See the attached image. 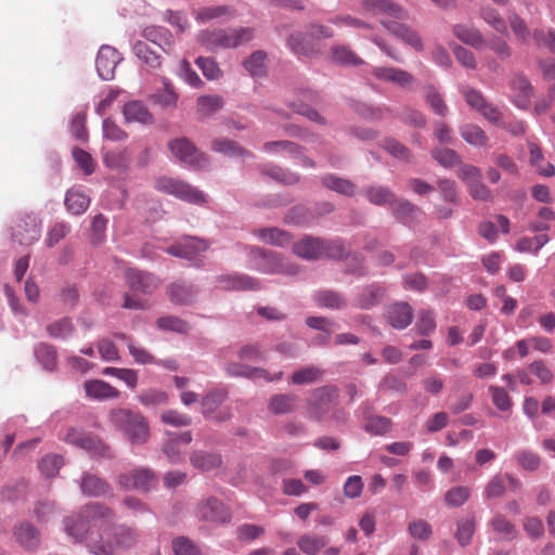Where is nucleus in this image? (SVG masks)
I'll use <instances>...</instances> for the list:
<instances>
[{
    "instance_id": "6e6d98bb",
    "label": "nucleus",
    "mask_w": 555,
    "mask_h": 555,
    "mask_svg": "<svg viewBox=\"0 0 555 555\" xmlns=\"http://www.w3.org/2000/svg\"><path fill=\"white\" fill-rule=\"evenodd\" d=\"M431 156L446 168L461 164V156L452 149H434L431 151Z\"/></svg>"
},
{
    "instance_id": "f257e3e1",
    "label": "nucleus",
    "mask_w": 555,
    "mask_h": 555,
    "mask_svg": "<svg viewBox=\"0 0 555 555\" xmlns=\"http://www.w3.org/2000/svg\"><path fill=\"white\" fill-rule=\"evenodd\" d=\"M114 511L101 503H89L73 516L64 519L66 533L76 542H86L95 555H114L112 545L103 544L102 538L93 537L94 529H101L105 522L113 520Z\"/></svg>"
},
{
    "instance_id": "bb28decb",
    "label": "nucleus",
    "mask_w": 555,
    "mask_h": 555,
    "mask_svg": "<svg viewBox=\"0 0 555 555\" xmlns=\"http://www.w3.org/2000/svg\"><path fill=\"white\" fill-rule=\"evenodd\" d=\"M87 397L95 400L115 399L119 397V391L108 383L101 379H91L85 383Z\"/></svg>"
},
{
    "instance_id": "13d9d810",
    "label": "nucleus",
    "mask_w": 555,
    "mask_h": 555,
    "mask_svg": "<svg viewBox=\"0 0 555 555\" xmlns=\"http://www.w3.org/2000/svg\"><path fill=\"white\" fill-rule=\"evenodd\" d=\"M195 64L199 67L203 75L209 80L218 79L222 76V70L212 57L199 56L196 59Z\"/></svg>"
},
{
    "instance_id": "f03ea898",
    "label": "nucleus",
    "mask_w": 555,
    "mask_h": 555,
    "mask_svg": "<svg viewBox=\"0 0 555 555\" xmlns=\"http://www.w3.org/2000/svg\"><path fill=\"white\" fill-rule=\"evenodd\" d=\"M254 38V28L251 27H228L202 30L198 36V42L210 52L219 50L235 49L249 42Z\"/></svg>"
},
{
    "instance_id": "0eeeda50",
    "label": "nucleus",
    "mask_w": 555,
    "mask_h": 555,
    "mask_svg": "<svg viewBox=\"0 0 555 555\" xmlns=\"http://www.w3.org/2000/svg\"><path fill=\"white\" fill-rule=\"evenodd\" d=\"M196 516L203 522L224 525L231 521L232 514L228 506L217 498L210 496L201 501L196 507Z\"/></svg>"
},
{
    "instance_id": "f8f14e48",
    "label": "nucleus",
    "mask_w": 555,
    "mask_h": 555,
    "mask_svg": "<svg viewBox=\"0 0 555 555\" xmlns=\"http://www.w3.org/2000/svg\"><path fill=\"white\" fill-rule=\"evenodd\" d=\"M192 433L190 430L181 434L168 433V439L163 444V453L170 464H179L184 460V450L181 444L188 446L192 441Z\"/></svg>"
},
{
    "instance_id": "cd10ccee",
    "label": "nucleus",
    "mask_w": 555,
    "mask_h": 555,
    "mask_svg": "<svg viewBox=\"0 0 555 555\" xmlns=\"http://www.w3.org/2000/svg\"><path fill=\"white\" fill-rule=\"evenodd\" d=\"M122 114L128 122H140L150 125L154 118L149 108L140 101H131L126 103L122 108Z\"/></svg>"
},
{
    "instance_id": "e2e57ef3",
    "label": "nucleus",
    "mask_w": 555,
    "mask_h": 555,
    "mask_svg": "<svg viewBox=\"0 0 555 555\" xmlns=\"http://www.w3.org/2000/svg\"><path fill=\"white\" fill-rule=\"evenodd\" d=\"M480 17L499 33H506V24L499 12L490 7L480 9Z\"/></svg>"
},
{
    "instance_id": "a19ab883",
    "label": "nucleus",
    "mask_w": 555,
    "mask_h": 555,
    "mask_svg": "<svg viewBox=\"0 0 555 555\" xmlns=\"http://www.w3.org/2000/svg\"><path fill=\"white\" fill-rule=\"evenodd\" d=\"M322 184L325 188L346 196H353L357 192V186L353 182L334 175H325L322 178Z\"/></svg>"
},
{
    "instance_id": "7c9ffc66",
    "label": "nucleus",
    "mask_w": 555,
    "mask_h": 555,
    "mask_svg": "<svg viewBox=\"0 0 555 555\" xmlns=\"http://www.w3.org/2000/svg\"><path fill=\"white\" fill-rule=\"evenodd\" d=\"M191 464L203 472L212 470L222 464L221 455L216 452L195 450L190 455Z\"/></svg>"
},
{
    "instance_id": "4d7b16f0",
    "label": "nucleus",
    "mask_w": 555,
    "mask_h": 555,
    "mask_svg": "<svg viewBox=\"0 0 555 555\" xmlns=\"http://www.w3.org/2000/svg\"><path fill=\"white\" fill-rule=\"evenodd\" d=\"M63 463L64 461L62 456L56 454H49L41 459L38 467L41 474L50 478L56 476Z\"/></svg>"
},
{
    "instance_id": "412c9836",
    "label": "nucleus",
    "mask_w": 555,
    "mask_h": 555,
    "mask_svg": "<svg viewBox=\"0 0 555 555\" xmlns=\"http://www.w3.org/2000/svg\"><path fill=\"white\" fill-rule=\"evenodd\" d=\"M375 78L382 81L392 82L400 87H408L414 82V77L397 67L377 66L373 69Z\"/></svg>"
},
{
    "instance_id": "5701e85b",
    "label": "nucleus",
    "mask_w": 555,
    "mask_h": 555,
    "mask_svg": "<svg viewBox=\"0 0 555 555\" xmlns=\"http://www.w3.org/2000/svg\"><path fill=\"white\" fill-rule=\"evenodd\" d=\"M293 253L306 260L319 259L322 257V240L305 236L293 245Z\"/></svg>"
},
{
    "instance_id": "79ce46f5",
    "label": "nucleus",
    "mask_w": 555,
    "mask_h": 555,
    "mask_svg": "<svg viewBox=\"0 0 555 555\" xmlns=\"http://www.w3.org/2000/svg\"><path fill=\"white\" fill-rule=\"evenodd\" d=\"M490 526L494 533L503 540L512 541L517 537L516 527L502 514L494 515Z\"/></svg>"
},
{
    "instance_id": "aec40b11",
    "label": "nucleus",
    "mask_w": 555,
    "mask_h": 555,
    "mask_svg": "<svg viewBox=\"0 0 555 555\" xmlns=\"http://www.w3.org/2000/svg\"><path fill=\"white\" fill-rule=\"evenodd\" d=\"M300 399L295 393H276L268 401V410L274 415L294 413L299 405Z\"/></svg>"
},
{
    "instance_id": "603ef678",
    "label": "nucleus",
    "mask_w": 555,
    "mask_h": 555,
    "mask_svg": "<svg viewBox=\"0 0 555 555\" xmlns=\"http://www.w3.org/2000/svg\"><path fill=\"white\" fill-rule=\"evenodd\" d=\"M323 371L317 366L302 367L292 375V383L295 385L311 384L321 378Z\"/></svg>"
},
{
    "instance_id": "20e7f679",
    "label": "nucleus",
    "mask_w": 555,
    "mask_h": 555,
    "mask_svg": "<svg viewBox=\"0 0 555 555\" xmlns=\"http://www.w3.org/2000/svg\"><path fill=\"white\" fill-rule=\"evenodd\" d=\"M155 188L191 204L203 205L207 202L202 191L179 179L160 177L156 180Z\"/></svg>"
},
{
    "instance_id": "3c124183",
    "label": "nucleus",
    "mask_w": 555,
    "mask_h": 555,
    "mask_svg": "<svg viewBox=\"0 0 555 555\" xmlns=\"http://www.w3.org/2000/svg\"><path fill=\"white\" fill-rule=\"evenodd\" d=\"M391 424L390 418L375 415L366 418L364 429L371 435L383 436L390 430Z\"/></svg>"
},
{
    "instance_id": "f3484780",
    "label": "nucleus",
    "mask_w": 555,
    "mask_h": 555,
    "mask_svg": "<svg viewBox=\"0 0 555 555\" xmlns=\"http://www.w3.org/2000/svg\"><path fill=\"white\" fill-rule=\"evenodd\" d=\"M413 315V308L405 301L395 302L386 309L387 322L396 330L406 328L412 323Z\"/></svg>"
},
{
    "instance_id": "4468645a",
    "label": "nucleus",
    "mask_w": 555,
    "mask_h": 555,
    "mask_svg": "<svg viewBox=\"0 0 555 555\" xmlns=\"http://www.w3.org/2000/svg\"><path fill=\"white\" fill-rule=\"evenodd\" d=\"M119 61L120 54L115 48L109 46L101 47L95 60L99 76L104 80L113 79Z\"/></svg>"
},
{
    "instance_id": "f704fd0d",
    "label": "nucleus",
    "mask_w": 555,
    "mask_h": 555,
    "mask_svg": "<svg viewBox=\"0 0 555 555\" xmlns=\"http://www.w3.org/2000/svg\"><path fill=\"white\" fill-rule=\"evenodd\" d=\"M133 52L137 57L145 64L150 69H158L162 66V56L153 50L149 43L138 41L133 46Z\"/></svg>"
},
{
    "instance_id": "9b49d317",
    "label": "nucleus",
    "mask_w": 555,
    "mask_h": 555,
    "mask_svg": "<svg viewBox=\"0 0 555 555\" xmlns=\"http://www.w3.org/2000/svg\"><path fill=\"white\" fill-rule=\"evenodd\" d=\"M337 390L331 387L318 388L313 391L308 403V413L315 420H321L336 403Z\"/></svg>"
},
{
    "instance_id": "5fc2aeb1",
    "label": "nucleus",
    "mask_w": 555,
    "mask_h": 555,
    "mask_svg": "<svg viewBox=\"0 0 555 555\" xmlns=\"http://www.w3.org/2000/svg\"><path fill=\"white\" fill-rule=\"evenodd\" d=\"M383 297V289L377 286H369L358 297V306L361 309H370L377 305Z\"/></svg>"
},
{
    "instance_id": "680f3d73",
    "label": "nucleus",
    "mask_w": 555,
    "mask_h": 555,
    "mask_svg": "<svg viewBox=\"0 0 555 555\" xmlns=\"http://www.w3.org/2000/svg\"><path fill=\"white\" fill-rule=\"evenodd\" d=\"M106 225L107 219L102 214H98L93 217L90 234V241L93 245H100L104 242Z\"/></svg>"
},
{
    "instance_id": "a18cd8bd",
    "label": "nucleus",
    "mask_w": 555,
    "mask_h": 555,
    "mask_svg": "<svg viewBox=\"0 0 555 555\" xmlns=\"http://www.w3.org/2000/svg\"><path fill=\"white\" fill-rule=\"evenodd\" d=\"M16 541L24 547L33 548L38 545V531L30 524H21L15 528Z\"/></svg>"
},
{
    "instance_id": "774afa93",
    "label": "nucleus",
    "mask_w": 555,
    "mask_h": 555,
    "mask_svg": "<svg viewBox=\"0 0 555 555\" xmlns=\"http://www.w3.org/2000/svg\"><path fill=\"white\" fill-rule=\"evenodd\" d=\"M172 547L176 555H202L198 547L184 537L173 540Z\"/></svg>"
},
{
    "instance_id": "6e6552de",
    "label": "nucleus",
    "mask_w": 555,
    "mask_h": 555,
    "mask_svg": "<svg viewBox=\"0 0 555 555\" xmlns=\"http://www.w3.org/2000/svg\"><path fill=\"white\" fill-rule=\"evenodd\" d=\"M228 397L223 389L210 391L202 400V413L205 417L218 423L227 422L232 417L231 409L222 406Z\"/></svg>"
},
{
    "instance_id": "e433bc0d",
    "label": "nucleus",
    "mask_w": 555,
    "mask_h": 555,
    "mask_svg": "<svg viewBox=\"0 0 555 555\" xmlns=\"http://www.w3.org/2000/svg\"><path fill=\"white\" fill-rule=\"evenodd\" d=\"M80 489L82 493L90 496L104 495L109 491V485L100 477L92 474H85L81 479Z\"/></svg>"
},
{
    "instance_id": "4c0bfd02",
    "label": "nucleus",
    "mask_w": 555,
    "mask_h": 555,
    "mask_svg": "<svg viewBox=\"0 0 555 555\" xmlns=\"http://www.w3.org/2000/svg\"><path fill=\"white\" fill-rule=\"evenodd\" d=\"M255 234L266 244L285 246L291 243L292 236L288 232L279 228H263L255 231Z\"/></svg>"
},
{
    "instance_id": "338daca9",
    "label": "nucleus",
    "mask_w": 555,
    "mask_h": 555,
    "mask_svg": "<svg viewBox=\"0 0 555 555\" xmlns=\"http://www.w3.org/2000/svg\"><path fill=\"white\" fill-rule=\"evenodd\" d=\"M426 101L437 115L442 117L447 115L448 106L446 105L441 94L435 88H426Z\"/></svg>"
},
{
    "instance_id": "58836bf2",
    "label": "nucleus",
    "mask_w": 555,
    "mask_h": 555,
    "mask_svg": "<svg viewBox=\"0 0 555 555\" xmlns=\"http://www.w3.org/2000/svg\"><path fill=\"white\" fill-rule=\"evenodd\" d=\"M363 194L371 204L377 206L390 205L395 202V194L382 185L366 186L363 189Z\"/></svg>"
},
{
    "instance_id": "a878e982",
    "label": "nucleus",
    "mask_w": 555,
    "mask_h": 555,
    "mask_svg": "<svg viewBox=\"0 0 555 555\" xmlns=\"http://www.w3.org/2000/svg\"><path fill=\"white\" fill-rule=\"evenodd\" d=\"M167 295L176 305H191L196 297V289L185 282H173L167 287Z\"/></svg>"
},
{
    "instance_id": "ea45409f",
    "label": "nucleus",
    "mask_w": 555,
    "mask_h": 555,
    "mask_svg": "<svg viewBox=\"0 0 555 555\" xmlns=\"http://www.w3.org/2000/svg\"><path fill=\"white\" fill-rule=\"evenodd\" d=\"M116 337L127 343L129 353L138 364L157 363L156 358L144 347L137 346L130 337L124 333L116 334Z\"/></svg>"
},
{
    "instance_id": "9d476101",
    "label": "nucleus",
    "mask_w": 555,
    "mask_h": 555,
    "mask_svg": "<svg viewBox=\"0 0 555 555\" xmlns=\"http://www.w3.org/2000/svg\"><path fill=\"white\" fill-rule=\"evenodd\" d=\"M209 248V243L196 236H185L176 244L167 248L171 256L186 260H197V258Z\"/></svg>"
},
{
    "instance_id": "ddd939ff",
    "label": "nucleus",
    "mask_w": 555,
    "mask_h": 555,
    "mask_svg": "<svg viewBox=\"0 0 555 555\" xmlns=\"http://www.w3.org/2000/svg\"><path fill=\"white\" fill-rule=\"evenodd\" d=\"M362 9L375 16L384 15L397 20L408 18L406 10L391 0H362Z\"/></svg>"
},
{
    "instance_id": "69168bd1",
    "label": "nucleus",
    "mask_w": 555,
    "mask_h": 555,
    "mask_svg": "<svg viewBox=\"0 0 555 555\" xmlns=\"http://www.w3.org/2000/svg\"><path fill=\"white\" fill-rule=\"evenodd\" d=\"M450 48H451L456 61L462 66L469 68V69H475L477 67V61L472 51H469L466 48H464L460 44H456V43H451Z\"/></svg>"
},
{
    "instance_id": "2f4dec72",
    "label": "nucleus",
    "mask_w": 555,
    "mask_h": 555,
    "mask_svg": "<svg viewBox=\"0 0 555 555\" xmlns=\"http://www.w3.org/2000/svg\"><path fill=\"white\" fill-rule=\"evenodd\" d=\"M90 205V198L79 189H70L65 196V207L68 212L78 216L83 214Z\"/></svg>"
},
{
    "instance_id": "a211bd4d",
    "label": "nucleus",
    "mask_w": 555,
    "mask_h": 555,
    "mask_svg": "<svg viewBox=\"0 0 555 555\" xmlns=\"http://www.w3.org/2000/svg\"><path fill=\"white\" fill-rule=\"evenodd\" d=\"M259 253L266 261V264L260 270L266 273L294 275L299 271L298 266L286 261L278 254L266 253L263 250H259Z\"/></svg>"
},
{
    "instance_id": "49530a36",
    "label": "nucleus",
    "mask_w": 555,
    "mask_h": 555,
    "mask_svg": "<svg viewBox=\"0 0 555 555\" xmlns=\"http://www.w3.org/2000/svg\"><path fill=\"white\" fill-rule=\"evenodd\" d=\"M266 59L263 51H255L243 62V66L253 77H261L267 72Z\"/></svg>"
},
{
    "instance_id": "c756f323",
    "label": "nucleus",
    "mask_w": 555,
    "mask_h": 555,
    "mask_svg": "<svg viewBox=\"0 0 555 555\" xmlns=\"http://www.w3.org/2000/svg\"><path fill=\"white\" fill-rule=\"evenodd\" d=\"M142 36L153 44L159 47L164 52H169L172 44L173 38L170 31L160 26L146 27Z\"/></svg>"
},
{
    "instance_id": "bf43d9fd",
    "label": "nucleus",
    "mask_w": 555,
    "mask_h": 555,
    "mask_svg": "<svg viewBox=\"0 0 555 555\" xmlns=\"http://www.w3.org/2000/svg\"><path fill=\"white\" fill-rule=\"evenodd\" d=\"M289 49L297 55H310L314 49L312 43L308 41L301 34H293L287 40Z\"/></svg>"
},
{
    "instance_id": "c85d7f7f",
    "label": "nucleus",
    "mask_w": 555,
    "mask_h": 555,
    "mask_svg": "<svg viewBox=\"0 0 555 555\" xmlns=\"http://www.w3.org/2000/svg\"><path fill=\"white\" fill-rule=\"evenodd\" d=\"M452 33L460 41L475 49H480L485 44L482 34L474 26L455 24Z\"/></svg>"
},
{
    "instance_id": "37998d69",
    "label": "nucleus",
    "mask_w": 555,
    "mask_h": 555,
    "mask_svg": "<svg viewBox=\"0 0 555 555\" xmlns=\"http://www.w3.org/2000/svg\"><path fill=\"white\" fill-rule=\"evenodd\" d=\"M211 149L215 152L222 153L230 157H247L250 155V153L243 149L237 142L223 138L214 140Z\"/></svg>"
},
{
    "instance_id": "052dcab7",
    "label": "nucleus",
    "mask_w": 555,
    "mask_h": 555,
    "mask_svg": "<svg viewBox=\"0 0 555 555\" xmlns=\"http://www.w3.org/2000/svg\"><path fill=\"white\" fill-rule=\"evenodd\" d=\"M35 353L37 359L42 363L44 369L53 370L56 364V351L55 348L47 345L40 344L36 347Z\"/></svg>"
},
{
    "instance_id": "2eb2a0df",
    "label": "nucleus",
    "mask_w": 555,
    "mask_h": 555,
    "mask_svg": "<svg viewBox=\"0 0 555 555\" xmlns=\"http://www.w3.org/2000/svg\"><path fill=\"white\" fill-rule=\"evenodd\" d=\"M125 278L130 289L143 294H152L160 283L152 273L132 268L126 270Z\"/></svg>"
},
{
    "instance_id": "c03bdc74",
    "label": "nucleus",
    "mask_w": 555,
    "mask_h": 555,
    "mask_svg": "<svg viewBox=\"0 0 555 555\" xmlns=\"http://www.w3.org/2000/svg\"><path fill=\"white\" fill-rule=\"evenodd\" d=\"M315 304L319 307L330 309H340L346 306L344 297L334 291H319L313 296Z\"/></svg>"
},
{
    "instance_id": "09e8293b",
    "label": "nucleus",
    "mask_w": 555,
    "mask_h": 555,
    "mask_svg": "<svg viewBox=\"0 0 555 555\" xmlns=\"http://www.w3.org/2000/svg\"><path fill=\"white\" fill-rule=\"evenodd\" d=\"M332 60L341 65H361L363 60L359 57L351 49L346 46H335L332 48Z\"/></svg>"
},
{
    "instance_id": "dca6fc26",
    "label": "nucleus",
    "mask_w": 555,
    "mask_h": 555,
    "mask_svg": "<svg viewBox=\"0 0 555 555\" xmlns=\"http://www.w3.org/2000/svg\"><path fill=\"white\" fill-rule=\"evenodd\" d=\"M382 25L395 37L411 46L416 51H423L424 44L421 36L416 30L406 24L398 23L395 21L382 20Z\"/></svg>"
},
{
    "instance_id": "4be33fe9",
    "label": "nucleus",
    "mask_w": 555,
    "mask_h": 555,
    "mask_svg": "<svg viewBox=\"0 0 555 555\" xmlns=\"http://www.w3.org/2000/svg\"><path fill=\"white\" fill-rule=\"evenodd\" d=\"M236 15V10L231 5L203 7L195 11V18L202 23L214 20L230 21Z\"/></svg>"
},
{
    "instance_id": "6ab92c4d",
    "label": "nucleus",
    "mask_w": 555,
    "mask_h": 555,
    "mask_svg": "<svg viewBox=\"0 0 555 555\" xmlns=\"http://www.w3.org/2000/svg\"><path fill=\"white\" fill-rule=\"evenodd\" d=\"M513 91V102L519 108H527L533 95V88L524 75H514L509 81Z\"/></svg>"
},
{
    "instance_id": "72a5a7b5",
    "label": "nucleus",
    "mask_w": 555,
    "mask_h": 555,
    "mask_svg": "<svg viewBox=\"0 0 555 555\" xmlns=\"http://www.w3.org/2000/svg\"><path fill=\"white\" fill-rule=\"evenodd\" d=\"M13 238L22 245H31L40 236V228L34 221L21 222L15 225L12 233Z\"/></svg>"
},
{
    "instance_id": "39448f33",
    "label": "nucleus",
    "mask_w": 555,
    "mask_h": 555,
    "mask_svg": "<svg viewBox=\"0 0 555 555\" xmlns=\"http://www.w3.org/2000/svg\"><path fill=\"white\" fill-rule=\"evenodd\" d=\"M168 150L180 163L202 169L208 165V158L188 138H176L168 142Z\"/></svg>"
},
{
    "instance_id": "de8ad7c7",
    "label": "nucleus",
    "mask_w": 555,
    "mask_h": 555,
    "mask_svg": "<svg viewBox=\"0 0 555 555\" xmlns=\"http://www.w3.org/2000/svg\"><path fill=\"white\" fill-rule=\"evenodd\" d=\"M224 105V100L221 95H202L197 99L196 108L203 116H209L220 111Z\"/></svg>"
},
{
    "instance_id": "8fccbe9b",
    "label": "nucleus",
    "mask_w": 555,
    "mask_h": 555,
    "mask_svg": "<svg viewBox=\"0 0 555 555\" xmlns=\"http://www.w3.org/2000/svg\"><path fill=\"white\" fill-rule=\"evenodd\" d=\"M48 334L56 339H65L74 333V325L69 318H62L47 326Z\"/></svg>"
},
{
    "instance_id": "0e129e2a",
    "label": "nucleus",
    "mask_w": 555,
    "mask_h": 555,
    "mask_svg": "<svg viewBox=\"0 0 555 555\" xmlns=\"http://www.w3.org/2000/svg\"><path fill=\"white\" fill-rule=\"evenodd\" d=\"M390 206L396 218L402 221H406L408 218L412 217L420 210L418 207L412 203L404 199H398L396 196L395 202L390 204Z\"/></svg>"
},
{
    "instance_id": "1a4fd4ad",
    "label": "nucleus",
    "mask_w": 555,
    "mask_h": 555,
    "mask_svg": "<svg viewBox=\"0 0 555 555\" xmlns=\"http://www.w3.org/2000/svg\"><path fill=\"white\" fill-rule=\"evenodd\" d=\"M156 477L149 468H137L118 476V483L122 489L147 492L156 485Z\"/></svg>"
},
{
    "instance_id": "7ed1b4c3",
    "label": "nucleus",
    "mask_w": 555,
    "mask_h": 555,
    "mask_svg": "<svg viewBox=\"0 0 555 555\" xmlns=\"http://www.w3.org/2000/svg\"><path fill=\"white\" fill-rule=\"evenodd\" d=\"M113 424L122 430L131 443H145L150 437V428L146 420L139 413L126 409L114 410L111 413Z\"/></svg>"
},
{
    "instance_id": "864d4df0",
    "label": "nucleus",
    "mask_w": 555,
    "mask_h": 555,
    "mask_svg": "<svg viewBox=\"0 0 555 555\" xmlns=\"http://www.w3.org/2000/svg\"><path fill=\"white\" fill-rule=\"evenodd\" d=\"M436 328V318L431 310H421L415 323L417 334L422 336L429 335Z\"/></svg>"
},
{
    "instance_id": "c9c22d12",
    "label": "nucleus",
    "mask_w": 555,
    "mask_h": 555,
    "mask_svg": "<svg viewBox=\"0 0 555 555\" xmlns=\"http://www.w3.org/2000/svg\"><path fill=\"white\" fill-rule=\"evenodd\" d=\"M326 544V537L314 533L302 534L297 540V546L306 555H317Z\"/></svg>"
},
{
    "instance_id": "423d86ee",
    "label": "nucleus",
    "mask_w": 555,
    "mask_h": 555,
    "mask_svg": "<svg viewBox=\"0 0 555 555\" xmlns=\"http://www.w3.org/2000/svg\"><path fill=\"white\" fill-rule=\"evenodd\" d=\"M67 443L76 446L94 456L112 457L113 452L108 446H106L98 437L88 434L81 429L69 428L64 437Z\"/></svg>"
},
{
    "instance_id": "b1692460",
    "label": "nucleus",
    "mask_w": 555,
    "mask_h": 555,
    "mask_svg": "<svg viewBox=\"0 0 555 555\" xmlns=\"http://www.w3.org/2000/svg\"><path fill=\"white\" fill-rule=\"evenodd\" d=\"M219 287L225 291H253L258 289V282L244 274H228L218 278Z\"/></svg>"
},
{
    "instance_id": "393cba45",
    "label": "nucleus",
    "mask_w": 555,
    "mask_h": 555,
    "mask_svg": "<svg viewBox=\"0 0 555 555\" xmlns=\"http://www.w3.org/2000/svg\"><path fill=\"white\" fill-rule=\"evenodd\" d=\"M138 537L135 529L121 525L114 529L112 541L103 544L107 545L109 543L114 552L115 548L128 550L138 543Z\"/></svg>"
},
{
    "instance_id": "473e14b6",
    "label": "nucleus",
    "mask_w": 555,
    "mask_h": 555,
    "mask_svg": "<svg viewBox=\"0 0 555 555\" xmlns=\"http://www.w3.org/2000/svg\"><path fill=\"white\" fill-rule=\"evenodd\" d=\"M462 139L469 145L483 147L488 145L489 137L485 130L476 124H465L459 129Z\"/></svg>"
}]
</instances>
